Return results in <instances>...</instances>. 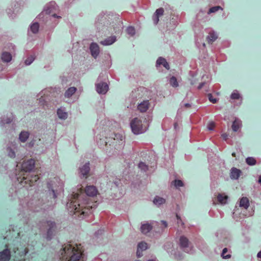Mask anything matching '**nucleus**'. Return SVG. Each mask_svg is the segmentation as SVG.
Here are the masks:
<instances>
[{"mask_svg": "<svg viewBox=\"0 0 261 261\" xmlns=\"http://www.w3.org/2000/svg\"><path fill=\"white\" fill-rule=\"evenodd\" d=\"M35 160L33 159L24 161L22 163L21 170L20 171L21 176L17 177V180L20 184L32 186L39 179L38 175L35 174L34 171H31L35 167Z\"/></svg>", "mask_w": 261, "mask_h": 261, "instance_id": "nucleus-2", "label": "nucleus"}, {"mask_svg": "<svg viewBox=\"0 0 261 261\" xmlns=\"http://www.w3.org/2000/svg\"><path fill=\"white\" fill-rule=\"evenodd\" d=\"M215 126V123L213 122H211L208 124V128L209 130H213Z\"/></svg>", "mask_w": 261, "mask_h": 261, "instance_id": "nucleus-40", "label": "nucleus"}, {"mask_svg": "<svg viewBox=\"0 0 261 261\" xmlns=\"http://www.w3.org/2000/svg\"><path fill=\"white\" fill-rule=\"evenodd\" d=\"M116 139H119L121 142L123 141V136L120 134H114V140H115Z\"/></svg>", "mask_w": 261, "mask_h": 261, "instance_id": "nucleus-39", "label": "nucleus"}, {"mask_svg": "<svg viewBox=\"0 0 261 261\" xmlns=\"http://www.w3.org/2000/svg\"><path fill=\"white\" fill-rule=\"evenodd\" d=\"M217 38V34L215 33H210L207 37V41L208 43H212Z\"/></svg>", "mask_w": 261, "mask_h": 261, "instance_id": "nucleus-21", "label": "nucleus"}, {"mask_svg": "<svg viewBox=\"0 0 261 261\" xmlns=\"http://www.w3.org/2000/svg\"><path fill=\"white\" fill-rule=\"evenodd\" d=\"M152 228V226L148 223H145V224H143L142 225L141 227V230L142 231V233L144 234H146L149 232L150 230H151Z\"/></svg>", "mask_w": 261, "mask_h": 261, "instance_id": "nucleus-18", "label": "nucleus"}, {"mask_svg": "<svg viewBox=\"0 0 261 261\" xmlns=\"http://www.w3.org/2000/svg\"><path fill=\"white\" fill-rule=\"evenodd\" d=\"M204 83H201V84L198 86V88L199 89H201V88H202V87L204 86Z\"/></svg>", "mask_w": 261, "mask_h": 261, "instance_id": "nucleus-45", "label": "nucleus"}, {"mask_svg": "<svg viewBox=\"0 0 261 261\" xmlns=\"http://www.w3.org/2000/svg\"><path fill=\"white\" fill-rule=\"evenodd\" d=\"M157 65H163V67H164L167 69H170V65L169 63L166 61V60L163 58H159L156 61Z\"/></svg>", "mask_w": 261, "mask_h": 261, "instance_id": "nucleus-16", "label": "nucleus"}, {"mask_svg": "<svg viewBox=\"0 0 261 261\" xmlns=\"http://www.w3.org/2000/svg\"><path fill=\"white\" fill-rule=\"evenodd\" d=\"M89 163H87L83 166L82 168L80 169L81 173L85 178L87 177L88 174L90 171V166H89Z\"/></svg>", "mask_w": 261, "mask_h": 261, "instance_id": "nucleus-13", "label": "nucleus"}, {"mask_svg": "<svg viewBox=\"0 0 261 261\" xmlns=\"http://www.w3.org/2000/svg\"><path fill=\"white\" fill-rule=\"evenodd\" d=\"M61 261H83V250L81 244H65L61 252Z\"/></svg>", "mask_w": 261, "mask_h": 261, "instance_id": "nucleus-3", "label": "nucleus"}, {"mask_svg": "<svg viewBox=\"0 0 261 261\" xmlns=\"http://www.w3.org/2000/svg\"><path fill=\"white\" fill-rule=\"evenodd\" d=\"M232 155L233 156H236V153H232Z\"/></svg>", "mask_w": 261, "mask_h": 261, "instance_id": "nucleus-51", "label": "nucleus"}, {"mask_svg": "<svg viewBox=\"0 0 261 261\" xmlns=\"http://www.w3.org/2000/svg\"><path fill=\"white\" fill-rule=\"evenodd\" d=\"M176 219H177V224H180L181 225H184V223L180 219V217H179L178 214H176Z\"/></svg>", "mask_w": 261, "mask_h": 261, "instance_id": "nucleus-41", "label": "nucleus"}, {"mask_svg": "<svg viewBox=\"0 0 261 261\" xmlns=\"http://www.w3.org/2000/svg\"><path fill=\"white\" fill-rule=\"evenodd\" d=\"M114 183H115V184L116 186H118V184H117V181H115V182H114Z\"/></svg>", "mask_w": 261, "mask_h": 261, "instance_id": "nucleus-52", "label": "nucleus"}, {"mask_svg": "<svg viewBox=\"0 0 261 261\" xmlns=\"http://www.w3.org/2000/svg\"><path fill=\"white\" fill-rule=\"evenodd\" d=\"M164 12V11L163 8L158 9L155 11L154 15H153V21H154V24L158 23L160 20L159 18L163 14Z\"/></svg>", "mask_w": 261, "mask_h": 261, "instance_id": "nucleus-9", "label": "nucleus"}, {"mask_svg": "<svg viewBox=\"0 0 261 261\" xmlns=\"http://www.w3.org/2000/svg\"><path fill=\"white\" fill-rule=\"evenodd\" d=\"M257 256L258 258H261V251L257 253Z\"/></svg>", "mask_w": 261, "mask_h": 261, "instance_id": "nucleus-48", "label": "nucleus"}, {"mask_svg": "<svg viewBox=\"0 0 261 261\" xmlns=\"http://www.w3.org/2000/svg\"><path fill=\"white\" fill-rule=\"evenodd\" d=\"M222 137L225 140H226L228 138V135L226 134H223L222 135Z\"/></svg>", "mask_w": 261, "mask_h": 261, "instance_id": "nucleus-44", "label": "nucleus"}, {"mask_svg": "<svg viewBox=\"0 0 261 261\" xmlns=\"http://www.w3.org/2000/svg\"><path fill=\"white\" fill-rule=\"evenodd\" d=\"M165 199H163V198L159 196H156L154 199V201H153V202H154L155 204L160 205L165 203Z\"/></svg>", "mask_w": 261, "mask_h": 261, "instance_id": "nucleus-25", "label": "nucleus"}, {"mask_svg": "<svg viewBox=\"0 0 261 261\" xmlns=\"http://www.w3.org/2000/svg\"><path fill=\"white\" fill-rule=\"evenodd\" d=\"M12 59V55L9 53L4 52L2 55V60L4 62H9L11 61Z\"/></svg>", "mask_w": 261, "mask_h": 261, "instance_id": "nucleus-17", "label": "nucleus"}, {"mask_svg": "<svg viewBox=\"0 0 261 261\" xmlns=\"http://www.w3.org/2000/svg\"><path fill=\"white\" fill-rule=\"evenodd\" d=\"M126 32L130 36H133L135 34V29L134 27H129L126 29Z\"/></svg>", "mask_w": 261, "mask_h": 261, "instance_id": "nucleus-29", "label": "nucleus"}, {"mask_svg": "<svg viewBox=\"0 0 261 261\" xmlns=\"http://www.w3.org/2000/svg\"><path fill=\"white\" fill-rule=\"evenodd\" d=\"M57 114L59 118L65 119L68 117V113L64 112L62 109H59L57 111Z\"/></svg>", "mask_w": 261, "mask_h": 261, "instance_id": "nucleus-23", "label": "nucleus"}, {"mask_svg": "<svg viewBox=\"0 0 261 261\" xmlns=\"http://www.w3.org/2000/svg\"><path fill=\"white\" fill-rule=\"evenodd\" d=\"M161 223L162 224H163V225L164 226V228H166L168 226V224L167 223V222L165 221H163V220H162L161 221Z\"/></svg>", "mask_w": 261, "mask_h": 261, "instance_id": "nucleus-42", "label": "nucleus"}, {"mask_svg": "<svg viewBox=\"0 0 261 261\" xmlns=\"http://www.w3.org/2000/svg\"><path fill=\"white\" fill-rule=\"evenodd\" d=\"M246 162L250 166H253L255 165L256 161L253 158H248L246 159Z\"/></svg>", "mask_w": 261, "mask_h": 261, "instance_id": "nucleus-33", "label": "nucleus"}, {"mask_svg": "<svg viewBox=\"0 0 261 261\" xmlns=\"http://www.w3.org/2000/svg\"><path fill=\"white\" fill-rule=\"evenodd\" d=\"M35 60V57L34 56H30L25 61V64L26 65H30L31 63H32Z\"/></svg>", "mask_w": 261, "mask_h": 261, "instance_id": "nucleus-34", "label": "nucleus"}, {"mask_svg": "<svg viewBox=\"0 0 261 261\" xmlns=\"http://www.w3.org/2000/svg\"><path fill=\"white\" fill-rule=\"evenodd\" d=\"M208 100L210 102H211L213 103H216L217 100H216V98H214L213 95L211 94H208Z\"/></svg>", "mask_w": 261, "mask_h": 261, "instance_id": "nucleus-37", "label": "nucleus"}, {"mask_svg": "<svg viewBox=\"0 0 261 261\" xmlns=\"http://www.w3.org/2000/svg\"><path fill=\"white\" fill-rule=\"evenodd\" d=\"M55 179L56 180H58V178H55Z\"/></svg>", "mask_w": 261, "mask_h": 261, "instance_id": "nucleus-54", "label": "nucleus"}, {"mask_svg": "<svg viewBox=\"0 0 261 261\" xmlns=\"http://www.w3.org/2000/svg\"><path fill=\"white\" fill-rule=\"evenodd\" d=\"M149 101L148 100L144 101L138 105V110L141 112H146L149 107Z\"/></svg>", "mask_w": 261, "mask_h": 261, "instance_id": "nucleus-11", "label": "nucleus"}, {"mask_svg": "<svg viewBox=\"0 0 261 261\" xmlns=\"http://www.w3.org/2000/svg\"><path fill=\"white\" fill-rule=\"evenodd\" d=\"M148 261H154V260H153V259H149V260H148Z\"/></svg>", "mask_w": 261, "mask_h": 261, "instance_id": "nucleus-53", "label": "nucleus"}, {"mask_svg": "<svg viewBox=\"0 0 261 261\" xmlns=\"http://www.w3.org/2000/svg\"><path fill=\"white\" fill-rule=\"evenodd\" d=\"M228 196L226 195H223L222 194H219L217 196V200L221 204H225L226 203V201L227 200Z\"/></svg>", "mask_w": 261, "mask_h": 261, "instance_id": "nucleus-24", "label": "nucleus"}, {"mask_svg": "<svg viewBox=\"0 0 261 261\" xmlns=\"http://www.w3.org/2000/svg\"><path fill=\"white\" fill-rule=\"evenodd\" d=\"M241 171L236 168H232L231 169L230 177L231 179H237L240 176Z\"/></svg>", "mask_w": 261, "mask_h": 261, "instance_id": "nucleus-12", "label": "nucleus"}, {"mask_svg": "<svg viewBox=\"0 0 261 261\" xmlns=\"http://www.w3.org/2000/svg\"><path fill=\"white\" fill-rule=\"evenodd\" d=\"M147 245L145 242H141L138 244L137 255L138 257H140L142 255V252L146 250Z\"/></svg>", "mask_w": 261, "mask_h": 261, "instance_id": "nucleus-10", "label": "nucleus"}, {"mask_svg": "<svg viewBox=\"0 0 261 261\" xmlns=\"http://www.w3.org/2000/svg\"><path fill=\"white\" fill-rule=\"evenodd\" d=\"M97 91L99 94H106L108 90V86L106 83L98 84L96 86Z\"/></svg>", "mask_w": 261, "mask_h": 261, "instance_id": "nucleus-8", "label": "nucleus"}, {"mask_svg": "<svg viewBox=\"0 0 261 261\" xmlns=\"http://www.w3.org/2000/svg\"><path fill=\"white\" fill-rule=\"evenodd\" d=\"M90 49L92 57L94 58H96L99 54V47L98 45L95 43H92Z\"/></svg>", "mask_w": 261, "mask_h": 261, "instance_id": "nucleus-7", "label": "nucleus"}, {"mask_svg": "<svg viewBox=\"0 0 261 261\" xmlns=\"http://www.w3.org/2000/svg\"><path fill=\"white\" fill-rule=\"evenodd\" d=\"M220 9L222 10V8L220 7V6H214V7H211L209 9L208 13L215 12Z\"/></svg>", "mask_w": 261, "mask_h": 261, "instance_id": "nucleus-31", "label": "nucleus"}, {"mask_svg": "<svg viewBox=\"0 0 261 261\" xmlns=\"http://www.w3.org/2000/svg\"><path fill=\"white\" fill-rule=\"evenodd\" d=\"M105 143H106V145H107L108 144V142L106 141Z\"/></svg>", "mask_w": 261, "mask_h": 261, "instance_id": "nucleus-55", "label": "nucleus"}, {"mask_svg": "<svg viewBox=\"0 0 261 261\" xmlns=\"http://www.w3.org/2000/svg\"><path fill=\"white\" fill-rule=\"evenodd\" d=\"M76 88L74 87H71L67 89L66 90L65 96L67 97H69L71 95H72L74 93H75Z\"/></svg>", "mask_w": 261, "mask_h": 261, "instance_id": "nucleus-22", "label": "nucleus"}, {"mask_svg": "<svg viewBox=\"0 0 261 261\" xmlns=\"http://www.w3.org/2000/svg\"><path fill=\"white\" fill-rule=\"evenodd\" d=\"M173 182L174 186L176 187H182L184 186L183 181L179 179H176Z\"/></svg>", "mask_w": 261, "mask_h": 261, "instance_id": "nucleus-32", "label": "nucleus"}, {"mask_svg": "<svg viewBox=\"0 0 261 261\" xmlns=\"http://www.w3.org/2000/svg\"><path fill=\"white\" fill-rule=\"evenodd\" d=\"M39 27V23L38 22H34L32 24L30 29L33 33L36 34L38 31Z\"/></svg>", "mask_w": 261, "mask_h": 261, "instance_id": "nucleus-26", "label": "nucleus"}, {"mask_svg": "<svg viewBox=\"0 0 261 261\" xmlns=\"http://www.w3.org/2000/svg\"><path fill=\"white\" fill-rule=\"evenodd\" d=\"M240 97V95L238 92H233L231 94V98L232 99H239Z\"/></svg>", "mask_w": 261, "mask_h": 261, "instance_id": "nucleus-36", "label": "nucleus"}, {"mask_svg": "<svg viewBox=\"0 0 261 261\" xmlns=\"http://www.w3.org/2000/svg\"><path fill=\"white\" fill-rule=\"evenodd\" d=\"M53 16L54 17H57V18H59V17L57 16V14H54L53 15Z\"/></svg>", "mask_w": 261, "mask_h": 261, "instance_id": "nucleus-50", "label": "nucleus"}, {"mask_svg": "<svg viewBox=\"0 0 261 261\" xmlns=\"http://www.w3.org/2000/svg\"><path fill=\"white\" fill-rule=\"evenodd\" d=\"M179 243L180 247L184 248L188 246L189 240L185 237H180L179 239Z\"/></svg>", "mask_w": 261, "mask_h": 261, "instance_id": "nucleus-19", "label": "nucleus"}, {"mask_svg": "<svg viewBox=\"0 0 261 261\" xmlns=\"http://www.w3.org/2000/svg\"><path fill=\"white\" fill-rule=\"evenodd\" d=\"M8 150H9V152L8 153L9 156L11 158H14L15 156V153L14 151H12L10 148H8Z\"/></svg>", "mask_w": 261, "mask_h": 261, "instance_id": "nucleus-38", "label": "nucleus"}, {"mask_svg": "<svg viewBox=\"0 0 261 261\" xmlns=\"http://www.w3.org/2000/svg\"><path fill=\"white\" fill-rule=\"evenodd\" d=\"M46 228L47 229L46 238L47 240H50L52 238L54 232L55 230V223L51 221H47L44 222Z\"/></svg>", "mask_w": 261, "mask_h": 261, "instance_id": "nucleus-6", "label": "nucleus"}, {"mask_svg": "<svg viewBox=\"0 0 261 261\" xmlns=\"http://www.w3.org/2000/svg\"><path fill=\"white\" fill-rule=\"evenodd\" d=\"M51 192H52V194H53V198L55 199V198H56L57 197V195H56V193L55 192V191L53 189H52Z\"/></svg>", "mask_w": 261, "mask_h": 261, "instance_id": "nucleus-43", "label": "nucleus"}, {"mask_svg": "<svg viewBox=\"0 0 261 261\" xmlns=\"http://www.w3.org/2000/svg\"><path fill=\"white\" fill-rule=\"evenodd\" d=\"M249 205L248 198L247 197H243L240 201V206H242L245 209H247Z\"/></svg>", "mask_w": 261, "mask_h": 261, "instance_id": "nucleus-15", "label": "nucleus"}, {"mask_svg": "<svg viewBox=\"0 0 261 261\" xmlns=\"http://www.w3.org/2000/svg\"><path fill=\"white\" fill-rule=\"evenodd\" d=\"M227 252V248H224V249H223V250L222 253V256L223 258H225V259L229 258L231 256L230 254L225 255V254Z\"/></svg>", "mask_w": 261, "mask_h": 261, "instance_id": "nucleus-35", "label": "nucleus"}, {"mask_svg": "<svg viewBox=\"0 0 261 261\" xmlns=\"http://www.w3.org/2000/svg\"><path fill=\"white\" fill-rule=\"evenodd\" d=\"M29 137V133L28 132H21L19 135V139L22 142H25Z\"/></svg>", "mask_w": 261, "mask_h": 261, "instance_id": "nucleus-20", "label": "nucleus"}, {"mask_svg": "<svg viewBox=\"0 0 261 261\" xmlns=\"http://www.w3.org/2000/svg\"><path fill=\"white\" fill-rule=\"evenodd\" d=\"M12 121V119H8L5 123H10L11 121Z\"/></svg>", "mask_w": 261, "mask_h": 261, "instance_id": "nucleus-47", "label": "nucleus"}, {"mask_svg": "<svg viewBox=\"0 0 261 261\" xmlns=\"http://www.w3.org/2000/svg\"><path fill=\"white\" fill-rule=\"evenodd\" d=\"M185 106L186 108H190L191 105L190 103H185Z\"/></svg>", "mask_w": 261, "mask_h": 261, "instance_id": "nucleus-46", "label": "nucleus"}, {"mask_svg": "<svg viewBox=\"0 0 261 261\" xmlns=\"http://www.w3.org/2000/svg\"><path fill=\"white\" fill-rule=\"evenodd\" d=\"M130 127L133 133L136 135L143 133L146 130L142 125V121L135 118L130 121Z\"/></svg>", "mask_w": 261, "mask_h": 261, "instance_id": "nucleus-5", "label": "nucleus"}, {"mask_svg": "<svg viewBox=\"0 0 261 261\" xmlns=\"http://www.w3.org/2000/svg\"><path fill=\"white\" fill-rule=\"evenodd\" d=\"M138 167L141 170L146 171L148 169L147 165H146L145 163L143 162H140L138 164Z\"/></svg>", "mask_w": 261, "mask_h": 261, "instance_id": "nucleus-30", "label": "nucleus"}, {"mask_svg": "<svg viewBox=\"0 0 261 261\" xmlns=\"http://www.w3.org/2000/svg\"><path fill=\"white\" fill-rule=\"evenodd\" d=\"M240 122L237 121V120H234L232 124V126H231V128L232 129V130L234 132H236L237 130H238V129L240 128Z\"/></svg>", "mask_w": 261, "mask_h": 261, "instance_id": "nucleus-28", "label": "nucleus"}, {"mask_svg": "<svg viewBox=\"0 0 261 261\" xmlns=\"http://www.w3.org/2000/svg\"><path fill=\"white\" fill-rule=\"evenodd\" d=\"M258 182H259V184H260L261 185V175L259 176V177Z\"/></svg>", "mask_w": 261, "mask_h": 261, "instance_id": "nucleus-49", "label": "nucleus"}, {"mask_svg": "<svg viewBox=\"0 0 261 261\" xmlns=\"http://www.w3.org/2000/svg\"><path fill=\"white\" fill-rule=\"evenodd\" d=\"M28 252L29 249L27 247L21 248V250L16 248V249L14 250V258L10 260L11 252L6 248L0 252V261H25V256Z\"/></svg>", "mask_w": 261, "mask_h": 261, "instance_id": "nucleus-4", "label": "nucleus"}, {"mask_svg": "<svg viewBox=\"0 0 261 261\" xmlns=\"http://www.w3.org/2000/svg\"><path fill=\"white\" fill-rule=\"evenodd\" d=\"M97 193V189L93 186H87L84 192L81 188L77 189V192L72 195L69 202L67 203L69 214L86 216L90 213L91 209L97 205V202H91L90 197L96 196Z\"/></svg>", "mask_w": 261, "mask_h": 261, "instance_id": "nucleus-1", "label": "nucleus"}, {"mask_svg": "<svg viewBox=\"0 0 261 261\" xmlns=\"http://www.w3.org/2000/svg\"><path fill=\"white\" fill-rule=\"evenodd\" d=\"M169 83L173 87H177L178 86L177 79L174 76H172L170 79Z\"/></svg>", "mask_w": 261, "mask_h": 261, "instance_id": "nucleus-27", "label": "nucleus"}, {"mask_svg": "<svg viewBox=\"0 0 261 261\" xmlns=\"http://www.w3.org/2000/svg\"><path fill=\"white\" fill-rule=\"evenodd\" d=\"M116 37L115 36H112L106 38L103 41L100 42V44L104 45H111L115 42Z\"/></svg>", "mask_w": 261, "mask_h": 261, "instance_id": "nucleus-14", "label": "nucleus"}]
</instances>
